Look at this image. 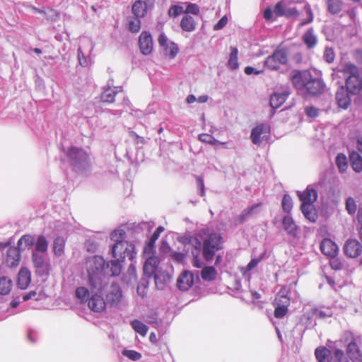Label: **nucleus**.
Masks as SVG:
<instances>
[{"instance_id": "obj_1", "label": "nucleus", "mask_w": 362, "mask_h": 362, "mask_svg": "<svg viewBox=\"0 0 362 362\" xmlns=\"http://www.w3.org/2000/svg\"><path fill=\"white\" fill-rule=\"evenodd\" d=\"M200 246L197 250H192V265L196 268H202L203 262L200 259V253L206 262L212 260L216 253L223 249V238L220 233L202 229L199 233Z\"/></svg>"}, {"instance_id": "obj_2", "label": "nucleus", "mask_w": 362, "mask_h": 362, "mask_svg": "<svg viewBox=\"0 0 362 362\" xmlns=\"http://www.w3.org/2000/svg\"><path fill=\"white\" fill-rule=\"evenodd\" d=\"M293 86L310 95L322 94L326 87L322 78L314 77L308 70H295L290 76Z\"/></svg>"}, {"instance_id": "obj_3", "label": "nucleus", "mask_w": 362, "mask_h": 362, "mask_svg": "<svg viewBox=\"0 0 362 362\" xmlns=\"http://www.w3.org/2000/svg\"><path fill=\"white\" fill-rule=\"evenodd\" d=\"M68 163L74 172L85 175L90 171V160L88 153L82 148L71 146L66 153Z\"/></svg>"}, {"instance_id": "obj_4", "label": "nucleus", "mask_w": 362, "mask_h": 362, "mask_svg": "<svg viewBox=\"0 0 362 362\" xmlns=\"http://www.w3.org/2000/svg\"><path fill=\"white\" fill-rule=\"evenodd\" d=\"M337 72L343 74L346 87L353 93H359L362 90V67L346 62L337 68Z\"/></svg>"}, {"instance_id": "obj_5", "label": "nucleus", "mask_w": 362, "mask_h": 362, "mask_svg": "<svg viewBox=\"0 0 362 362\" xmlns=\"http://www.w3.org/2000/svg\"><path fill=\"white\" fill-rule=\"evenodd\" d=\"M110 240L115 243L111 246V254L117 255V252H124L127 254L128 259L131 262L136 257L135 245L132 243L124 241L126 233L123 229L117 228L110 233Z\"/></svg>"}, {"instance_id": "obj_6", "label": "nucleus", "mask_w": 362, "mask_h": 362, "mask_svg": "<svg viewBox=\"0 0 362 362\" xmlns=\"http://www.w3.org/2000/svg\"><path fill=\"white\" fill-rule=\"evenodd\" d=\"M288 62V50L285 47H278L268 56L264 62V66L272 71H276L281 65Z\"/></svg>"}, {"instance_id": "obj_7", "label": "nucleus", "mask_w": 362, "mask_h": 362, "mask_svg": "<svg viewBox=\"0 0 362 362\" xmlns=\"http://www.w3.org/2000/svg\"><path fill=\"white\" fill-rule=\"evenodd\" d=\"M296 3L293 0H281L275 4L274 13L278 17L297 18L300 13L295 6Z\"/></svg>"}, {"instance_id": "obj_8", "label": "nucleus", "mask_w": 362, "mask_h": 362, "mask_svg": "<svg viewBox=\"0 0 362 362\" xmlns=\"http://www.w3.org/2000/svg\"><path fill=\"white\" fill-rule=\"evenodd\" d=\"M31 259L36 274L41 277L48 276L49 263L46 257V253L32 252Z\"/></svg>"}, {"instance_id": "obj_9", "label": "nucleus", "mask_w": 362, "mask_h": 362, "mask_svg": "<svg viewBox=\"0 0 362 362\" xmlns=\"http://www.w3.org/2000/svg\"><path fill=\"white\" fill-rule=\"evenodd\" d=\"M155 0H136L132 5V11L137 18H144L148 10L152 9Z\"/></svg>"}, {"instance_id": "obj_10", "label": "nucleus", "mask_w": 362, "mask_h": 362, "mask_svg": "<svg viewBox=\"0 0 362 362\" xmlns=\"http://www.w3.org/2000/svg\"><path fill=\"white\" fill-rule=\"evenodd\" d=\"M357 94L353 93L346 86L339 87L335 97L338 106L344 110L347 109L351 102V95Z\"/></svg>"}, {"instance_id": "obj_11", "label": "nucleus", "mask_w": 362, "mask_h": 362, "mask_svg": "<svg viewBox=\"0 0 362 362\" xmlns=\"http://www.w3.org/2000/svg\"><path fill=\"white\" fill-rule=\"evenodd\" d=\"M21 249L18 246L10 247L6 251L5 263L8 267H16L21 260Z\"/></svg>"}, {"instance_id": "obj_12", "label": "nucleus", "mask_w": 362, "mask_h": 362, "mask_svg": "<svg viewBox=\"0 0 362 362\" xmlns=\"http://www.w3.org/2000/svg\"><path fill=\"white\" fill-rule=\"evenodd\" d=\"M269 133V127L261 123L251 130L250 139L253 144L259 146L267 134Z\"/></svg>"}, {"instance_id": "obj_13", "label": "nucleus", "mask_w": 362, "mask_h": 362, "mask_svg": "<svg viewBox=\"0 0 362 362\" xmlns=\"http://www.w3.org/2000/svg\"><path fill=\"white\" fill-rule=\"evenodd\" d=\"M105 265V259L100 256H94L86 262V269L88 274H100Z\"/></svg>"}, {"instance_id": "obj_14", "label": "nucleus", "mask_w": 362, "mask_h": 362, "mask_svg": "<svg viewBox=\"0 0 362 362\" xmlns=\"http://www.w3.org/2000/svg\"><path fill=\"white\" fill-rule=\"evenodd\" d=\"M343 250L347 257L356 258L361 254L362 245L356 239H349L346 241Z\"/></svg>"}, {"instance_id": "obj_15", "label": "nucleus", "mask_w": 362, "mask_h": 362, "mask_svg": "<svg viewBox=\"0 0 362 362\" xmlns=\"http://www.w3.org/2000/svg\"><path fill=\"white\" fill-rule=\"evenodd\" d=\"M126 252H117V255L112 256L114 258L107 264V267H110L111 275L113 276H119L122 272V264L121 263L124 261L126 258L128 259V256Z\"/></svg>"}, {"instance_id": "obj_16", "label": "nucleus", "mask_w": 362, "mask_h": 362, "mask_svg": "<svg viewBox=\"0 0 362 362\" xmlns=\"http://www.w3.org/2000/svg\"><path fill=\"white\" fill-rule=\"evenodd\" d=\"M301 204H313L317 199V192L313 185H308L303 192H297Z\"/></svg>"}, {"instance_id": "obj_17", "label": "nucleus", "mask_w": 362, "mask_h": 362, "mask_svg": "<svg viewBox=\"0 0 362 362\" xmlns=\"http://www.w3.org/2000/svg\"><path fill=\"white\" fill-rule=\"evenodd\" d=\"M289 94L290 91L288 89H285L281 92H274L270 96L269 104L273 110L272 115L274 114V112L276 109L280 107L284 104V103L288 98Z\"/></svg>"}, {"instance_id": "obj_18", "label": "nucleus", "mask_w": 362, "mask_h": 362, "mask_svg": "<svg viewBox=\"0 0 362 362\" xmlns=\"http://www.w3.org/2000/svg\"><path fill=\"white\" fill-rule=\"evenodd\" d=\"M139 45L141 52L144 55L151 53L153 49V40L150 33L144 31L139 36Z\"/></svg>"}, {"instance_id": "obj_19", "label": "nucleus", "mask_w": 362, "mask_h": 362, "mask_svg": "<svg viewBox=\"0 0 362 362\" xmlns=\"http://www.w3.org/2000/svg\"><path fill=\"white\" fill-rule=\"evenodd\" d=\"M194 281L193 274L189 271H183L177 279V286L181 291H188Z\"/></svg>"}, {"instance_id": "obj_20", "label": "nucleus", "mask_w": 362, "mask_h": 362, "mask_svg": "<svg viewBox=\"0 0 362 362\" xmlns=\"http://www.w3.org/2000/svg\"><path fill=\"white\" fill-rule=\"evenodd\" d=\"M276 307L274 310V317L276 318L284 317L288 312V306L290 303V299L286 296H281L279 299L276 298Z\"/></svg>"}, {"instance_id": "obj_21", "label": "nucleus", "mask_w": 362, "mask_h": 362, "mask_svg": "<svg viewBox=\"0 0 362 362\" xmlns=\"http://www.w3.org/2000/svg\"><path fill=\"white\" fill-rule=\"evenodd\" d=\"M321 252L327 257L337 256L339 252L338 245L329 238H325L320 243Z\"/></svg>"}, {"instance_id": "obj_22", "label": "nucleus", "mask_w": 362, "mask_h": 362, "mask_svg": "<svg viewBox=\"0 0 362 362\" xmlns=\"http://www.w3.org/2000/svg\"><path fill=\"white\" fill-rule=\"evenodd\" d=\"M346 353L349 358L353 362H361L362 361V354L356 343V338L353 337L351 341L348 344Z\"/></svg>"}, {"instance_id": "obj_23", "label": "nucleus", "mask_w": 362, "mask_h": 362, "mask_svg": "<svg viewBox=\"0 0 362 362\" xmlns=\"http://www.w3.org/2000/svg\"><path fill=\"white\" fill-rule=\"evenodd\" d=\"M178 241L183 244L184 251L187 250V252H189V247H192V250H197L199 246H200L199 239L197 237L192 236L190 234H184L177 238Z\"/></svg>"}, {"instance_id": "obj_24", "label": "nucleus", "mask_w": 362, "mask_h": 362, "mask_svg": "<svg viewBox=\"0 0 362 362\" xmlns=\"http://www.w3.org/2000/svg\"><path fill=\"white\" fill-rule=\"evenodd\" d=\"M106 302L101 295L95 293L91 296L88 304L91 310L99 313L105 310Z\"/></svg>"}, {"instance_id": "obj_25", "label": "nucleus", "mask_w": 362, "mask_h": 362, "mask_svg": "<svg viewBox=\"0 0 362 362\" xmlns=\"http://www.w3.org/2000/svg\"><path fill=\"white\" fill-rule=\"evenodd\" d=\"M31 281V273L28 268H21L17 276V286L21 289H26Z\"/></svg>"}, {"instance_id": "obj_26", "label": "nucleus", "mask_w": 362, "mask_h": 362, "mask_svg": "<svg viewBox=\"0 0 362 362\" xmlns=\"http://www.w3.org/2000/svg\"><path fill=\"white\" fill-rule=\"evenodd\" d=\"M122 291L119 286L112 285L110 292L106 296V301L111 306L117 304L122 299Z\"/></svg>"}, {"instance_id": "obj_27", "label": "nucleus", "mask_w": 362, "mask_h": 362, "mask_svg": "<svg viewBox=\"0 0 362 362\" xmlns=\"http://www.w3.org/2000/svg\"><path fill=\"white\" fill-rule=\"evenodd\" d=\"M282 224L284 230L288 235L296 237L298 235V227L295 223L293 218L290 214H287L284 216L282 220Z\"/></svg>"}, {"instance_id": "obj_28", "label": "nucleus", "mask_w": 362, "mask_h": 362, "mask_svg": "<svg viewBox=\"0 0 362 362\" xmlns=\"http://www.w3.org/2000/svg\"><path fill=\"white\" fill-rule=\"evenodd\" d=\"M164 230V228L163 226H158L153 233L151 235L149 238L148 243L146 244L144 247V253L145 254H155V243L158 239L160 233Z\"/></svg>"}, {"instance_id": "obj_29", "label": "nucleus", "mask_w": 362, "mask_h": 362, "mask_svg": "<svg viewBox=\"0 0 362 362\" xmlns=\"http://www.w3.org/2000/svg\"><path fill=\"white\" fill-rule=\"evenodd\" d=\"M302 41L308 49H313L317 44V37L313 28H308L302 36Z\"/></svg>"}, {"instance_id": "obj_30", "label": "nucleus", "mask_w": 362, "mask_h": 362, "mask_svg": "<svg viewBox=\"0 0 362 362\" xmlns=\"http://www.w3.org/2000/svg\"><path fill=\"white\" fill-rule=\"evenodd\" d=\"M180 25L181 29L185 32L191 33L196 29L194 18L188 14L183 15Z\"/></svg>"}, {"instance_id": "obj_31", "label": "nucleus", "mask_w": 362, "mask_h": 362, "mask_svg": "<svg viewBox=\"0 0 362 362\" xmlns=\"http://www.w3.org/2000/svg\"><path fill=\"white\" fill-rule=\"evenodd\" d=\"M300 211L304 217L312 223L316 222L317 215L314 209L313 204H300Z\"/></svg>"}, {"instance_id": "obj_32", "label": "nucleus", "mask_w": 362, "mask_h": 362, "mask_svg": "<svg viewBox=\"0 0 362 362\" xmlns=\"http://www.w3.org/2000/svg\"><path fill=\"white\" fill-rule=\"evenodd\" d=\"M349 161L352 169L356 173L362 171V156L356 151H352L349 153Z\"/></svg>"}, {"instance_id": "obj_33", "label": "nucleus", "mask_w": 362, "mask_h": 362, "mask_svg": "<svg viewBox=\"0 0 362 362\" xmlns=\"http://www.w3.org/2000/svg\"><path fill=\"white\" fill-rule=\"evenodd\" d=\"M318 362H331V351L325 346H319L315 350Z\"/></svg>"}, {"instance_id": "obj_34", "label": "nucleus", "mask_w": 362, "mask_h": 362, "mask_svg": "<svg viewBox=\"0 0 362 362\" xmlns=\"http://www.w3.org/2000/svg\"><path fill=\"white\" fill-rule=\"evenodd\" d=\"M153 279L157 289L163 290L165 285L170 282V276L165 272H159L154 275Z\"/></svg>"}, {"instance_id": "obj_35", "label": "nucleus", "mask_w": 362, "mask_h": 362, "mask_svg": "<svg viewBox=\"0 0 362 362\" xmlns=\"http://www.w3.org/2000/svg\"><path fill=\"white\" fill-rule=\"evenodd\" d=\"M34 245L35 247L33 252L47 253L49 242L43 235H40L37 236L36 242H35Z\"/></svg>"}, {"instance_id": "obj_36", "label": "nucleus", "mask_w": 362, "mask_h": 362, "mask_svg": "<svg viewBox=\"0 0 362 362\" xmlns=\"http://www.w3.org/2000/svg\"><path fill=\"white\" fill-rule=\"evenodd\" d=\"M343 0H327V11L332 14L337 15L339 13L343 8Z\"/></svg>"}, {"instance_id": "obj_37", "label": "nucleus", "mask_w": 362, "mask_h": 362, "mask_svg": "<svg viewBox=\"0 0 362 362\" xmlns=\"http://www.w3.org/2000/svg\"><path fill=\"white\" fill-rule=\"evenodd\" d=\"M217 275L216 269L213 266H205L201 271V277L206 281H214Z\"/></svg>"}, {"instance_id": "obj_38", "label": "nucleus", "mask_w": 362, "mask_h": 362, "mask_svg": "<svg viewBox=\"0 0 362 362\" xmlns=\"http://www.w3.org/2000/svg\"><path fill=\"white\" fill-rule=\"evenodd\" d=\"M100 233H96L92 237L86 239L84 245L88 252L93 253L97 251L98 247L97 239L100 238Z\"/></svg>"}, {"instance_id": "obj_39", "label": "nucleus", "mask_w": 362, "mask_h": 362, "mask_svg": "<svg viewBox=\"0 0 362 362\" xmlns=\"http://www.w3.org/2000/svg\"><path fill=\"white\" fill-rule=\"evenodd\" d=\"M65 240L63 237L57 236L53 241V252L56 257H61L64 252Z\"/></svg>"}, {"instance_id": "obj_40", "label": "nucleus", "mask_w": 362, "mask_h": 362, "mask_svg": "<svg viewBox=\"0 0 362 362\" xmlns=\"http://www.w3.org/2000/svg\"><path fill=\"white\" fill-rule=\"evenodd\" d=\"M35 244L34 237L31 235H23L21 237V238L17 242V245L21 250H23L25 248H30Z\"/></svg>"}, {"instance_id": "obj_41", "label": "nucleus", "mask_w": 362, "mask_h": 362, "mask_svg": "<svg viewBox=\"0 0 362 362\" xmlns=\"http://www.w3.org/2000/svg\"><path fill=\"white\" fill-rule=\"evenodd\" d=\"M335 163L339 173H344L346 172L348 168V159L344 153H339L336 156Z\"/></svg>"}, {"instance_id": "obj_42", "label": "nucleus", "mask_w": 362, "mask_h": 362, "mask_svg": "<svg viewBox=\"0 0 362 362\" xmlns=\"http://www.w3.org/2000/svg\"><path fill=\"white\" fill-rule=\"evenodd\" d=\"M238 54V49L235 47H231L229 59L228 62V66L232 70H236L239 67Z\"/></svg>"}, {"instance_id": "obj_43", "label": "nucleus", "mask_w": 362, "mask_h": 362, "mask_svg": "<svg viewBox=\"0 0 362 362\" xmlns=\"http://www.w3.org/2000/svg\"><path fill=\"white\" fill-rule=\"evenodd\" d=\"M117 93L115 89L107 88L101 93L100 100L103 103H112L115 101Z\"/></svg>"}, {"instance_id": "obj_44", "label": "nucleus", "mask_w": 362, "mask_h": 362, "mask_svg": "<svg viewBox=\"0 0 362 362\" xmlns=\"http://www.w3.org/2000/svg\"><path fill=\"white\" fill-rule=\"evenodd\" d=\"M12 286L13 282L9 278L6 276H1L0 278V294L7 295L9 293Z\"/></svg>"}, {"instance_id": "obj_45", "label": "nucleus", "mask_w": 362, "mask_h": 362, "mask_svg": "<svg viewBox=\"0 0 362 362\" xmlns=\"http://www.w3.org/2000/svg\"><path fill=\"white\" fill-rule=\"evenodd\" d=\"M151 279V278H148L144 275V276L140 279L136 288L137 293L139 296L144 297L147 294V288Z\"/></svg>"}, {"instance_id": "obj_46", "label": "nucleus", "mask_w": 362, "mask_h": 362, "mask_svg": "<svg viewBox=\"0 0 362 362\" xmlns=\"http://www.w3.org/2000/svg\"><path fill=\"white\" fill-rule=\"evenodd\" d=\"M131 326L134 330L141 336H145L147 334L148 327L139 320H134L131 322Z\"/></svg>"}, {"instance_id": "obj_47", "label": "nucleus", "mask_w": 362, "mask_h": 362, "mask_svg": "<svg viewBox=\"0 0 362 362\" xmlns=\"http://www.w3.org/2000/svg\"><path fill=\"white\" fill-rule=\"evenodd\" d=\"M281 207L284 212L287 213L288 214L291 213L293 208V200L289 194H284L281 200Z\"/></svg>"}, {"instance_id": "obj_48", "label": "nucleus", "mask_w": 362, "mask_h": 362, "mask_svg": "<svg viewBox=\"0 0 362 362\" xmlns=\"http://www.w3.org/2000/svg\"><path fill=\"white\" fill-rule=\"evenodd\" d=\"M76 296L82 302H86L89 300L90 292L89 290L84 286H79L76 290Z\"/></svg>"}, {"instance_id": "obj_49", "label": "nucleus", "mask_w": 362, "mask_h": 362, "mask_svg": "<svg viewBox=\"0 0 362 362\" xmlns=\"http://www.w3.org/2000/svg\"><path fill=\"white\" fill-rule=\"evenodd\" d=\"M128 29L133 33H138L141 29L140 18H131L128 21Z\"/></svg>"}, {"instance_id": "obj_50", "label": "nucleus", "mask_w": 362, "mask_h": 362, "mask_svg": "<svg viewBox=\"0 0 362 362\" xmlns=\"http://www.w3.org/2000/svg\"><path fill=\"white\" fill-rule=\"evenodd\" d=\"M345 208L350 215H353L356 213L357 205L354 198L349 197L346 199Z\"/></svg>"}, {"instance_id": "obj_51", "label": "nucleus", "mask_w": 362, "mask_h": 362, "mask_svg": "<svg viewBox=\"0 0 362 362\" xmlns=\"http://www.w3.org/2000/svg\"><path fill=\"white\" fill-rule=\"evenodd\" d=\"M264 257H265V253L262 252V254H260V255L258 257L252 258L250 259V261L249 262V263L247 264V266L245 267V270L247 272L252 271L253 269H255L258 265V264L264 258Z\"/></svg>"}, {"instance_id": "obj_52", "label": "nucleus", "mask_w": 362, "mask_h": 362, "mask_svg": "<svg viewBox=\"0 0 362 362\" xmlns=\"http://www.w3.org/2000/svg\"><path fill=\"white\" fill-rule=\"evenodd\" d=\"M122 355L134 361H139L141 358V354L134 350L124 349Z\"/></svg>"}, {"instance_id": "obj_53", "label": "nucleus", "mask_w": 362, "mask_h": 362, "mask_svg": "<svg viewBox=\"0 0 362 362\" xmlns=\"http://www.w3.org/2000/svg\"><path fill=\"white\" fill-rule=\"evenodd\" d=\"M305 115L311 119H315L319 116L320 110L315 106H306L304 109Z\"/></svg>"}, {"instance_id": "obj_54", "label": "nucleus", "mask_w": 362, "mask_h": 362, "mask_svg": "<svg viewBox=\"0 0 362 362\" xmlns=\"http://www.w3.org/2000/svg\"><path fill=\"white\" fill-rule=\"evenodd\" d=\"M184 252H176L174 251L171 253L170 257L171 259L179 264H182L184 262L186 255L188 252H187V250Z\"/></svg>"}, {"instance_id": "obj_55", "label": "nucleus", "mask_w": 362, "mask_h": 362, "mask_svg": "<svg viewBox=\"0 0 362 362\" xmlns=\"http://www.w3.org/2000/svg\"><path fill=\"white\" fill-rule=\"evenodd\" d=\"M100 274H88V281L92 288H96L100 283Z\"/></svg>"}, {"instance_id": "obj_56", "label": "nucleus", "mask_w": 362, "mask_h": 362, "mask_svg": "<svg viewBox=\"0 0 362 362\" xmlns=\"http://www.w3.org/2000/svg\"><path fill=\"white\" fill-rule=\"evenodd\" d=\"M199 139L206 144L214 145L216 144L221 143L218 140L216 139L213 136L208 134H201L199 135Z\"/></svg>"}, {"instance_id": "obj_57", "label": "nucleus", "mask_w": 362, "mask_h": 362, "mask_svg": "<svg viewBox=\"0 0 362 362\" xmlns=\"http://www.w3.org/2000/svg\"><path fill=\"white\" fill-rule=\"evenodd\" d=\"M183 13V7L179 5H172L168 11V16L176 18Z\"/></svg>"}, {"instance_id": "obj_58", "label": "nucleus", "mask_w": 362, "mask_h": 362, "mask_svg": "<svg viewBox=\"0 0 362 362\" xmlns=\"http://www.w3.org/2000/svg\"><path fill=\"white\" fill-rule=\"evenodd\" d=\"M165 51L168 52V56L170 59H174L179 52V48L174 42H169L168 48Z\"/></svg>"}, {"instance_id": "obj_59", "label": "nucleus", "mask_w": 362, "mask_h": 362, "mask_svg": "<svg viewBox=\"0 0 362 362\" xmlns=\"http://www.w3.org/2000/svg\"><path fill=\"white\" fill-rule=\"evenodd\" d=\"M157 269L144 263V275L148 278H154V275L158 274Z\"/></svg>"}, {"instance_id": "obj_60", "label": "nucleus", "mask_w": 362, "mask_h": 362, "mask_svg": "<svg viewBox=\"0 0 362 362\" xmlns=\"http://www.w3.org/2000/svg\"><path fill=\"white\" fill-rule=\"evenodd\" d=\"M149 256L146 258L145 263L158 269L160 264L159 259L154 256V254H148Z\"/></svg>"}, {"instance_id": "obj_61", "label": "nucleus", "mask_w": 362, "mask_h": 362, "mask_svg": "<svg viewBox=\"0 0 362 362\" xmlns=\"http://www.w3.org/2000/svg\"><path fill=\"white\" fill-rule=\"evenodd\" d=\"M329 264L334 270H340L343 267V264L339 258H337V256L330 257Z\"/></svg>"}, {"instance_id": "obj_62", "label": "nucleus", "mask_w": 362, "mask_h": 362, "mask_svg": "<svg viewBox=\"0 0 362 362\" xmlns=\"http://www.w3.org/2000/svg\"><path fill=\"white\" fill-rule=\"evenodd\" d=\"M323 57L325 60L330 64L332 63L334 60L335 54L333 49L327 47L324 52Z\"/></svg>"}, {"instance_id": "obj_63", "label": "nucleus", "mask_w": 362, "mask_h": 362, "mask_svg": "<svg viewBox=\"0 0 362 362\" xmlns=\"http://www.w3.org/2000/svg\"><path fill=\"white\" fill-rule=\"evenodd\" d=\"M199 13V7L197 4L193 3H188L185 14L198 15Z\"/></svg>"}, {"instance_id": "obj_64", "label": "nucleus", "mask_w": 362, "mask_h": 362, "mask_svg": "<svg viewBox=\"0 0 362 362\" xmlns=\"http://www.w3.org/2000/svg\"><path fill=\"white\" fill-rule=\"evenodd\" d=\"M313 315L319 319H325L326 317H329L332 316V313H327L324 310H320L318 308H314L313 310Z\"/></svg>"}]
</instances>
